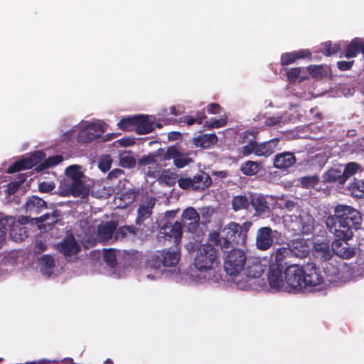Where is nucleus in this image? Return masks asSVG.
I'll list each match as a JSON object with an SVG mask.
<instances>
[{
	"mask_svg": "<svg viewBox=\"0 0 364 364\" xmlns=\"http://www.w3.org/2000/svg\"><path fill=\"white\" fill-rule=\"evenodd\" d=\"M219 264L218 252L213 245L204 244L197 250L194 266L199 272L198 281L218 282L221 279L218 270Z\"/></svg>",
	"mask_w": 364,
	"mask_h": 364,
	"instance_id": "1",
	"label": "nucleus"
},
{
	"mask_svg": "<svg viewBox=\"0 0 364 364\" xmlns=\"http://www.w3.org/2000/svg\"><path fill=\"white\" fill-rule=\"evenodd\" d=\"M252 225L250 221L245 222L241 225L231 222L223 229L220 235L218 232L211 233L210 240L218 244L221 250L230 249L232 247V244L245 245Z\"/></svg>",
	"mask_w": 364,
	"mask_h": 364,
	"instance_id": "2",
	"label": "nucleus"
},
{
	"mask_svg": "<svg viewBox=\"0 0 364 364\" xmlns=\"http://www.w3.org/2000/svg\"><path fill=\"white\" fill-rule=\"evenodd\" d=\"M269 266V262L266 258L250 257L245 264L243 270V275L245 279H237L235 284L240 289H257L258 287H263L264 282L260 277Z\"/></svg>",
	"mask_w": 364,
	"mask_h": 364,
	"instance_id": "3",
	"label": "nucleus"
},
{
	"mask_svg": "<svg viewBox=\"0 0 364 364\" xmlns=\"http://www.w3.org/2000/svg\"><path fill=\"white\" fill-rule=\"evenodd\" d=\"M67 179L60 182V195L62 196H73L85 198L89 193L90 189L82 181L85 175L82 166L77 164L70 165L65 170Z\"/></svg>",
	"mask_w": 364,
	"mask_h": 364,
	"instance_id": "4",
	"label": "nucleus"
},
{
	"mask_svg": "<svg viewBox=\"0 0 364 364\" xmlns=\"http://www.w3.org/2000/svg\"><path fill=\"white\" fill-rule=\"evenodd\" d=\"M80 227L87 237L83 239L84 242L92 245L96 240L103 242L112 240L117 224L109 221L95 225L92 220H86L80 222Z\"/></svg>",
	"mask_w": 364,
	"mask_h": 364,
	"instance_id": "5",
	"label": "nucleus"
},
{
	"mask_svg": "<svg viewBox=\"0 0 364 364\" xmlns=\"http://www.w3.org/2000/svg\"><path fill=\"white\" fill-rule=\"evenodd\" d=\"M223 252V267L225 272L235 277V281L240 279V273L243 272L247 260L245 252L239 248L222 250Z\"/></svg>",
	"mask_w": 364,
	"mask_h": 364,
	"instance_id": "6",
	"label": "nucleus"
},
{
	"mask_svg": "<svg viewBox=\"0 0 364 364\" xmlns=\"http://www.w3.org/2000/svg\"><path fill=\"white\" fill-rule=\"evenodd\" d=\"M286 278L287 291H299L304 289V269L303 266L291 264L284 271Z\"/></svg>",
	"mask_w": 364,
	"mask_h": 364,
	"instance_id": "7",
	"label": "nucleus"
},
{
	"mask_svg": "<svg viewBox=\"0 0 364 364\" xmlns=\"http://www.w3.org/2000/svg\"><path fill=\"white\" fill-rule=\"evenodd\" d=\"M326 224L328 230L336 237V240L348 241L352 239L353 227L350 224L340 221L338 218L333 216L326 218Z\"/></svg>",
	"mask_w": 364,
	"mask_h": 364,
	"instance_id": "8",
	"label": "nucleus"
},
{
	"mask_svg": "<svg viewBox=\"0 0 364 364\" xmlns=\"http://www.w3.org/2000/svg\"><path fill=\"white\" fill-rule=\"evenodd\" d=\"M334 215L340 221L353 225V229L357 230L361 224L362 218L360 212L355 208L347 205H338L334 208Z\"/></svg>",
	"mask_w": 364,
	"mask_h": 364,
	"instance_id": "9",
	"label": "nucleus"
},
{
	"mask_svg": "<svg viewBox=\"0 0 364 364\" xmlns=\"http://www.w3.org/2000/svg\"><path fill=\"white\" fill-rule=\"evenodd\" d=\"M180 253L176 250H165L157 255L151 256L149 260V265L153 268L159 269L161 265L165 267L176 266L179 261Z\"/></svg>",
	"mask_w": 364,
	"mask_h": 364,
	"instance_id": "10",
	"label": "nucleus"
},
{
	"mask_svg": "<svg viewBox=\"0 0 364 364\" xmlns=\"http://www.w3.org/2000/svg\"><path fill=\"white\" fill-rule=\"evenodd\" d=\"M212 183L211 178L205 172H200L191 178H180L178 180V183L180 188L183 189H188L191 188L193 190L199 191L204 190Z\"/></svg>",
	"mask_w": 364,
	"mask_h": 364,
	"instance_id": "11",
	"label": "nucleus"
},
{
	"mask_svg": "<svg viewBox=\"0 0 364 364\" xmlns=\"http://www.w3.org/2000/svg\"><path fill=\"white\" fill-rule=\"evenodd\" d=\"M269 287L275 291H287L286 278L282 267L274 264H269V272L267 277Z\"/></svg>",
	"mask_w": 364,
	"mask_h": 364,
	"instance_id": "12",
	"label": "nucleus"
},
{
	"mask_svg": "<svg viewBox=\"0 0 364 364\" xmlns=\"http://www.w3.org/2000/svg\"><path fill=\"white\" fill-rule=\"evenodd\" d=\"M192 152L181 153L176 146H171L167 148L164 154L163 160H173V164L177 168H183L191 164L193 160L190 157Z\"/></svg>",
	"mask_w": 364,
	"mask_h": 364,
	"instance_id": "13",
	"label": "nucleus"
},
{
	"mask_svg": "<svg viewBox=\"0 0 364 364\" xmlns=\"http://www.w3.org/2000/svg\"><path fill=\"white\" fill-rule=\"evenodd\" d=\"M303 269L304 289L316 287L323 282V277L314 264L308 263L303 266Z\"/></svg>",
	"mask_w": 364,
	"mask_h": 364,
	"instance_id": "14",
	"label": "nucleus"
},
{
	"mask_svg": "<svg viewBox=\"0 0 364 364\" xmlns=\"http://www.w3.org/2000/svg\"><path fill=\"white\" fill-rule=\"evenodd\" d=\"M274 232L269 227L258 229L255 237V246L259 250H267L274 242Z\"/></svg>",
	"mask_w": 364,
	"mask_h": 364,
	"instance_id": "15",
	"label": "nucleus"
},
{
	"mask_svg": "<svg viewBox=\"0 0 364 364\" xmlns=\"http://www.w3.org/2000/svg\"><path fill=\"white\" fill-rule=\"evenodd\" d=\"M104 132L102 126L99 123H89L82 127L78 134V141L89 143L98 137Z\"/></svg>",
	"mask_w": 364,
	"mask_h": 364,
	"instance_id": "16",
	"label": "nucleus"
},
{
	"mask_svg": "<svg viewBox=\"0 0 364 364\" xmlns=\"http://www.w3.org/2000/svg\"><path fill=\"white\" fill-rule=\"evenodd\" d=\"M181 223L175 222L174 223H166L161 228L159 235L165 239L173 238L174 243L178 244L182 235Z\"/></svg>",
	"mask_w": 364,
	"mask_h": 364,
	"instance_id": "17",
	"label": "nucleus"
},
{
	"mask_svg": "<svg viewBox=\"0 0 364 364\" xmlns=\"http://www.w3.org/2000/svg\"><path fill=\"white\" fill-rule=\"evenodd\" d=\"M181 220L190 232H194L198 226L200 216L195 208L188 207L183 210Z\"/></svg>",
	"mask_w": 364,
	"mask_h": 364,
	"instance_id": "18",
	"label": "nucleus"
},
{
	"mask_svg": "<svg viewBox=\"0 0 364 364\" xmlns=\"http://www.w3.org/2000/svg\"><path fill=\"white\" fill-rule=\"evenodd\" d=\"M41 153L38 152L32 156L24 158L18 161L15 162L8 169V173H12L18 172L23 169H29L38 163L41 159Z\"/></svg>",
	"mask_w": 364,
	"mask_h": 364,
	"instance_id": "19",
	"label": "nucleus"
},
{
	"mask_svg": "<svg viewBox=\"0 0 364 364\" xmlns=\"http://www.w3.org/2000/svg\"><path fill=\"white\" fill-rule=\"evenodd\" d=\"M154 205L155 199L153 198L147 197L142 200L137 210L136 223L139 224L149 218L152 214V209Z\"/></svg>",
	"mask_w": 364,
	"mask_h": 364,
	"instance_id": "20",
	"label": "nucleus"
},
{
	"mask_svg": "<svg viewBox=\"0 0 364 364\" xmlns=\"http://www.w3.org/2000/svg\"><path fill=\"white\" fill-rule=\"evenodd\" d=\"M333 251L334 254L342 259H350L355 255V249L350 247L347 241L335 240L333 242Z\"/></svg>",
	"mask_w": 364,
	"mask_h": 364,
	"instance_id": "21",
	"label": "nucleus"
},
{
	"mask_svg": "<svg viewBox=\"0 0 364 364\" xmlns=\"http://www.w3.org/2000/svg\"><path fill=\"white\" fill-rule=\"evenodd\" d=\"M288 246L291 253L300 258L305 257L310 250L307 240L303 238L291 240Z\"/></svg>",
	"mask_w": 364,
	"mask_h": 364,
	"instance_id": "22",
	"label": "nucleus"
},
{
	"mask_svg": "<svg viewBox=\"0 0 364 364\" xmlns=\"http://www.w3.org/2000/svg\"><path fill=\"white\" fill-rule=\"evenodd\" d=\"M58 249L65 256L70 257L80 250V246L73 235H68L58 245Z\"/></svg>",
	"mask_w": 364,
	"mask_h": 364,
	"instance_id": "23",
	"label": "nucleus"
},
{
	"mask_svg": "<svg viewBox=\"0 0 364 364\" xmlns=\"http://www.w3.org/2000/svg\"><path fill=\"white\" fill-rule=\"evenodd\" d=\"M279 143V139L275 138L261 144L256 143L255 154L259 156L267 157L273 154Z\"/></svg>",
	"mask_w": 364,
	"mask_h": 364,
	"instance_id": "24",
	"label": "nucleus"
},
{
	"mask_svg": "<svg viewBox=\"0 0 364 364\" xmlns=\"http://www.w3.org/2000/svg\"><path fill=\"white\" fill-rule=\"evenodd\" d=\"M296 162L294 154L284 152L277 154L274 159V166L277 168L286 169L293 166Z\"/></svg>",
	"mask_w": 364,
	"mask_h": 364,
	"instance_id": "25",
	"label": "nucleus"
},
{
	"mask_svg": "<svg viewBox=\"0 0 364 364\" xmlns=\"http://www.w3.org/2000/svg\"><path fill=\"white\" fill-rule=\"evenodd\" d=\"M314 252L315 257L322 261L329 262L333 257V247L331 248L326 242L315 244Z\"/></svg>",
	"mask_w": 364,
	"mask_h": 364,
	"instance_id": "26",
	"label": "nucleus"
},
{
	"mask_svg": "<svg viewBox=\"0 0 364 364\" xmlns=\"http://www.w3.org/2000/svg\"><path fill=\"white\" fill-rule=\"evenodd\" d=\"M46 208V203L37 196L28 198L26 204V212L31 215H37Z\"/></svg>",
	"mask_w": 364,
	"mask_h": 364,
	"instance_id": "27",
	"label": "nucleus"
},
{
	"mask_svg": "<svg viewBox=\"0 0 364 364\" xmlns=\"http://www.w3.org/2000/svg\"><path fill=\"white\" fill-rule=\"evenodd\" d=\"M135 130L139 134H145L152 132L153 123L146 116H136Z\"/></svg>",
	"mask_w": 364,
	"mask_h": 364,
	"instance_id": "28",
	"label": "nucleus"
},
{
	"mask_svg": "<svg viewBox=\"0 0 364 364\" xmlns=\"http://www.w3.org/2000/svg\"><path fill=\"white\" fill-rule=\"evenodd\" d=\"M323 178L326 182L338 181L340 183H344L345 176L343 173V166L339 165L338 167L331 168L324 173Z\"/></svg>",
	"mask_w": 364,
	"mask_h": 364,
	"instance_id": "29",
	"label": "nucleus"
},
{
	"mask_svg": "<svg viewBox=\"0 0 364 364\" xmlns=\"http://www.w3.org/2000/svg\"><path fill=\"white\" fill-rule=\"evenodd\" d=\"M360 52L364 53V41L361 38H356L348 46L346 50V57L354 58Z\"/></svg>",
	"mask_w": 364,
	"mask_h": 364,
	"instance_id": "30",
	"label": "nucleus"
},
{
	"mask_svg": "<svg viewBox=\"0 0 364 364\" xmlns=\"http://www.w3.org/2000/svg\"><path fill=\"white\" fill-rule=\"evenodd\" d=\"M15 223V218L11 216H6L0 219V248L6 241V232Z\"/></svg>",
	"mask_w": 364,
	"mask_h": 364,
	"instance_id": "31",
	"label": "nucleus"
},
{
	"mask_svg": "<svg viewBox=\"0 0 364 364\" xmlns=\"http://www.w3.org/2000/svg\"><path fill=\"white\" fill-rule=\"evenodd\" d=\"M217 141L218 137L215 134H202L194 139L196 146L202 148H208L216 144Z\"/></svg>",
	"mask_w": 364,
	"mask_h": 364,
	"instance_id": "32",
	"label": "nucleus"
},
{
	"mask_svg": "<svg viewBox=\"0 0 364 364\" xmlns=\"http://www.w3.org/2000/svg\"><path fill=\"white\" fill-rule=\"evenodd\" d=\"M299 223H300V231L302 233L310 232L314 227V219L306 213H303L299 215Z\"/></svg>",
	"mask_w": 364,
	"mask_h": 364,
	"instance_id": "33",
	"label": "nucleus"
},
{
	"mask_svg": "<svg viewBox=\"0 0 364 364\" xmlns=\"http://www.w3.org/2000/svg\"><path fill=\"white\" fill-rule=\"evenodd\" d=\"M262 168L260 163L247 161L240 168L241 171L246 176H253L257 173Z\"/></svg>",
	"mask_w": 364,
	"mask_h": 364,
	"instance_id": "34",
	"label": "nucleus"
},
{
	"mask_svg": "<svg viewBox=\"0 0 364 364\" xmlns=\"http://www.w3.org/2000/svg\"><path fill=\"white\" fill-rule=\"evenodd\" d=\"M283 223L284 225L294 232H299L300 223L299 218L296 215H285L283 216Z\"/></svg>",
	"mask_w": 364,
	"mask_h": 364,
	"instance_id": "35",
	"label": "nucleus"
},
{
	"mask_svg": "<svg viewBox=\"0 0 364 364\" xmlns=\"http://www.w3.org/2000/svg\"><path fill=\"white\" fill-rule=\"evenodd\" d=\"M119 163L122 167L132 168L136 164V159L132 152L123 151L119 155Z\"/></svg>",
	"mask_w": 364,
	"mask_h": 364,
	"instance_id": "36",
	"label": "nucleus"
},
{
	"mask_svg": "<svg viewBox=\"0 0 364 364\" xmlns=\"http://www.w3.org/2000/svg\"><path fill=\"white\" fill-rule=\"evenodd\" d=\"M9 230H11V237L16 242H21L28 237L25 228L19 225H16V223L9 228Z\"/></svg>",
	"mask_w": 364,
	"mask_h": 364,
	"instance_id": "37",
	"label": "nucleus"
},
{
	"mask_svg": "<svg viewBox=\"0 0 364 364\" xmlns=\"http://www.w3.org/2000/svg\"><path fill=\"white\" fill-rule=\"evenodd\" d=\"M249 205V199L245 196H237L232 200V208L235 211L246 209Z\"/></svg>",
	"mask_w": 364,
	"mask_h": 364,
	"instance_id": "38",
	"label": "nucleus"
},
{
	"mask_svg": "<svg viewBox=\"0 0 364 364\" xmlns=\"http://www.w3.org/2000/svg\"><path fill=\"white\" fill-rule=\"evenodd\" d=\"M291 250L289 247H279L278 248L274 253V257L277 264L275 265H278L279 267L282 265V262L285 259L289 257L291 255Z\"/></svg>",
	"mask_w": 364,
	"mask_h": 364,
	"instance_id": "39",
	"label": "nucleus"
},
{
	"mask_svg": "<svg viewBox=\"0 0 364 364\" xmlns=\"http://www.w3.org/2000/svg\"><path fill=\"white\" fill-rule=\"evenodd\" d=\"M41 270L44 274L50 275L51 269L54 267V260L50 255H44L41 259Z\"/></svg>",
	"mask_w": 364,
	"mask_h": 364,
	"instance_id": "40",
	"label": "nucleus"
},
{
	"mask_svg": "<svg viewBox=\"0 0 364 364\" xmlns=\"http://www.w3.org/2000/svg\"><path fill=\"white\" fill-rule=\"evenodd\" d=\"M307 70L309 74L313 77H322L327 75L328 70L327 68L321 65H310L307 68Z\"/></svg>",
	"mask_w": 364,
	"mask_h": 364,
	"instance_id": "41",
	"label": "nucleus"
},
{
	"mask_svg": "<svg viewBox=\"0 0 364 364\" xmlns=\"http://www.w3.org/2000/svg\"><path fill=\"white\" fill-rule=\"evenodd\" d=\"M350 191L352 195L356 198L364 197V182L361 181L353 182L350 186Z\"/></svg>",
	"mask_w": 364,
	"mask_h": 364,
	"instance_id": "42",
	"label": "nucleus"
},
{
	"mask_svg": "<svg viewBox=\"0 0 364 364\" xmlns=\"http://www.w3.org/2000/svg\"><path fill=\"white\" fill-rule=\"evenodd\" d=\"M134 230L132 226L120 227L116 231L114 240H122L124 237L134 235Z\"/></svg>",
	"mask_w": 364,
	"mask_h": 364,
	"instance_id": "43",
	"label": "nucleus"
},
{
	"mask_svg": "<svg viewBox=\"0 0 364 364\" xmlns=\"http://www.w3.org/2000/svg\"><path fill=\"white\" fill-rule=\"evenodd\" d=\"M136 117L131 118H124L122 119L118 124L119 129L123 130H132L135 129Z\"/></svg>",
	"mask_w": 364,
	"mask_h": 364,
	"instance_id": "44",
	"label": "nucleus"
},
{
	"mask_svg": "<svg viewBox=\"0 0 364 364\" xmlns=\"http://www.w3.org/2000/svg\"><path fill=\"white\" fill-rule=\"evenodd\" d=\"M359 167L360 166L358 164L355 162H350L348 163L344 168H343V176H345V181L347 178L355 174L358 170Z\"/></svg>",
	"mask_w": 364,
	"mask_h": 364,
	"instance_id": "45",
	"label": "nucleus"
},
{
	"mask_svg": "<svg viewBox=\"0 0 364 364\" xmlns=\"http://www.w3.org/2000/svg\"><path fill=\"white\" fill-rule=\"evenodd\" d=\"M227 124V117L223 116L219 119H211L205 122V126L210 129L220 128L224 127Z\"/></svg>",
	"mask_w": 364,
	"mask_h": 364,
	"instance_id": "46",
	"label": "nucleus"
},
{
	"mask_svg": "<svg viewBox=\"0 0 364 364\" xmlns=\"http://www.w3.org/2000/svg\"><path fill=\"white\" fill-rule=\"evenodd\" d=\"M59 215L57 210H53L51 213H46L39 218L40 222H45L48 225H53L58 220Z\"/></svg>",
	"mask_w": 364,
	"mask_h": 364,
	"instance_id": "47",
	"label": "nucleus"
},
{
	"mask_svg": "<svg viewBox=\"0 0 364 364\" xmlns=\"http://www.w3.org/2000/svg\"><path fill=\"white\" fill-rule=\"evenodd\" d=\"M161 151V149H159L155 153H151L148 154L147 156H144L139 160V164L141 166H144L154 164L156 162V158L161 155L160 152Z\"/></svg>",
	"mask_w": 364,
	"mask_h": 364,
	"instance_id": "48",
	"label": "nucleus"
},
{
	"mask_svg": "<svg viewBox=\"0 0 364 364\" xmlns=\"http://www.w3.org/2000/svg\"><path fill=\"white\" fill-rule=\"evenodd\" d=\"M104 260L110 267H113L116 262V251L114 250H104Z\"/></svg>",
	"mask_w": 364,
	"mask_h": 364,
	"instance_id": "49",
	"label": "nucleus"
},
{
	"mask_svg": "<svg viewBox=\"0 0 364 364\" xmlns=\"http://www.w3.org/2000/svg\"><path fill=\"white\" fill-rule=\"evenodd\" d=\"M318 182V177L316 175L311 176H306L301 179V183L304 188H312Z\"/></svg>",
	"mask_w": 364,
	"mask_h": 364,
	"instance_id": "50",
	"label": "nucleus"
},
{
	"mask_svg": "<svg viewBox=\"0 0 364 364\" xmlns=\"http://www.w3.org/2000/svg\"><path fill=\"white\" fill-rule=\"evenodd\" d=\"M63 160V157L61 155H56L53 156L48 157L43 162V168H49L59 164Z\"/></svg>",
	"mask_w": 364,
	"mask_h": 364,
	"instance_id": "51",
	"label": "nucleus"
},
{
	"mask_svg": "<svg viewBox=\"0 0 364 364\" xmlns=\"http://www.w3.org/2000/svg\"><path fill=\"white\" fill-rule=\"evenodd\" d=\"M339 50V46L333 44L331 42H326L323 45V53L326 55H331L336 53Z\"/></svg>",
	"mask_w": 364,
	"mask_h": 364,
	"instance_id": "52",
	"label": "nucleus"
},
{
	"mask_svg": "<svg viewBox=\"0 0 364 364\" xmlns=\"http://www.w3.org/2000/svg\"><path fill=\"white\" fill-rule=\"evenodd\" d=\"M112 160L109 156H103L101 157L99 162V168L104 172L107 171L112 165Z\"/></svg>",
	"mask_w": 364,
	"mask_h": 364,
	"instance_id": "53",
	"label": "nucleus"
},
{
	"mask_svg": "<svg viewBox=\"0 0 364 364\" xmlns=\"http://www.w3.org/2000/svg\"><path fill=\"white\" fill-rule=\"evenodd\" d=\"M276 203L279 208H286L289 210H291L296 207V203L294 201L286 200L284 198H278Z\"/></svg>",
	"mask_w": 364,
	"mask_h": 364,
	"instance_id": "54",
	"label": "nucleus"
},
{
	"mask_svg": "<svg viewBox=\"0 0 364 364\" xmlns=\"http://www.w3.org/2000/svg\"><path fill=\"white\" fill-rule=\"evenodd\" d=\"M296 60L294 51L283 53L281 56V64L282 65L293 63Z\"/></svg>",
	"mask_w": 364,
	"mask_h": 364,
	"instance_id": "55",
	"label": "nucleus"
},
{
	"mask_svg": "<svg viewBox=\"0 0 364 364\" xmlns=\"http://www.w3.org/2000/svg\"><path fill=\"white\" fill-rule=\"evenodd\" d=\"M287 75L289 80L291 82H294L299 77V75L301 73V68H294L291 69H286Z\"/></svg>",
	"mask_w": 364,
	"mask_h": 364,
	"instance_id": "56",
	"label": "nucleus"
},
{
	"mask_svg": "<svg viewBox=\"0 0 364 364\" xmlns=\"http://www.w3.org/2000/svg\"><path fill=\"white\" fill-rule=\"evenodd\" d=\"M205 118V116L203 113H198L196 118L190 116H186L184 117V122L188 125H192L194 123H198L199 124H202L203 120Z\"/></svg>",
	"mask_w": 364,
	"mask_h": 364,
	"instance_id": "57",
	"label": "nucleus"
},
{
	"mask_svg": "<svg viewBox=\"0 0 364 364\" xmlns=\"http://www.w3.org/2000/svg\"><path fill=\"white\" fill-rule=\"evenodd\" d=\"M38 188L41 193H50L55 188L53 182H41L38 185Z\"/></svg>",
	"mask_w": 364,
	"mask_h": 364,
	"instance_id": "58",
	"label": "nucleus"
},
{
	"mask_svg": "<svg viewBox=\"0 0 364 364\" xmlns=\"http://www.w3.org/2000/svg\"><path fill=\"white\" fill-rule=\"evenodd\" d=\"M255 149H256V142L251 141L247 145L242 147V154L245 156H248L251 154H255Z\"/></svg>",
	"mask_w": 364,
	"mask_h": 364,
	"instance_id": "59",
	"label": "nucleus"
},
{
	"mask_svg": "<svg viewBox=\"0 0 364 364\" xmlns=\"http://www.w3.org/2000/svg\"><path fill=\"white\" fill-rule=\"evenodd\" d=\"M136 198V193L134 191L127 192L124 194L121 199L124 201V205H127L131 203H132Z\"/></svg>",
	"mask_w": 364,
	"mask_h": 364,
	"instance_id": "60",
	"label": "nucleus"
},
{
	"mask_svg": "<svg viewBox=\"0 0 364 364\" xmlns=\"http://www.w3.org/2000/svg\"><path fill=\"white\" fill-rule=\"evenodd\" d=\"M353 60H351V61H346V60H341V61H338L337 63V66L338 68V69H340L341 70H348L349 69H350V68L352 67L353 64Z\"/></svg>",
	"mask_w": 364,
	"mask_h": 364,
	"instance_id": "61",
	"label": "nucleus"
},
{
	"mask_svg": "<svg viewBox=\"0 0 364 364\" xmlns=\"http://www.w3.org/2000/svg\"><path fill=\"white\" fill-rule=\"evenodd\" d=\"M331 264L330 262H328L326 264V265L323 267L324 270L327 274H328L330 276H336L339 274V269L338 267H333L332 269H331Z\"/></svg>",
	"mask_w": 364,
	"mask_h": 364,
	"instance_id": "62",
	"label": "nucleus"
},
{
	"mask_svg": "<svg viewBox=\"0 0 364 364\" xmlns=\"http://www.w3.org/2000/svg\"><path fill=\"white\" fill-rule=\"evenodd\" d=\"M281 122H282L281 117L279 116L270 117L266 119L265 124L267 126H275V125L280 124Z\"/></svg>",
	"mask_w": 364,
	"mask_h": 364,
	"instance_id": "63",
	"label": "nucleus"
},
{
	"mask_svg": "<svg viewBox=\"0 0 364 364\" xmlns=\"http://www.w3.org/2000/svg\"><path fill=\"white\" fill-rule=\"evenodd\" d=\"M222 111L221 107L216 103H211L208 107V112L210 114H219Z\"/></svg>",
	"mask_w": 364,
	"mask_h": 364,
	"instance_id": "64",
	"label": "nucleus"
}]
</instances>
